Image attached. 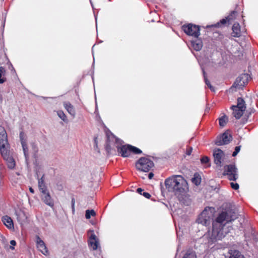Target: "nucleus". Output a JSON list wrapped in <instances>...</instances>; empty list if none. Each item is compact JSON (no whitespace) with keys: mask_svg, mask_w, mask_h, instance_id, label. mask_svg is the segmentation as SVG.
<instances>
[{"mask_svg":"<svg viewBox=\"0 0 258 258\" xmlns=\"http://www.w3.org/2000/svg\"><path fill=\"white\" fill-rule=\"evenodd\" d=\"M56 186L57 189L59 190H61L63 188V186L61 184H57Z\"/></svg>","mask_w":258,"mask_h":258,"instance_id":"6e6d98bb","label":"nucleus"},{"mask_svg":"<svg viewBox=\"0 0 258 258\" xmlns=\"http://www.w3.org/2000/svg\"><path fill=\"white\" fill-rule=\"evenodd\" d=\"M206 111H208V108H207L206 109Z\"/></svg>","mask_w":258,"mask_h":258,"instance_id":"338daca9","label":"nucleus"},{"mask_svg":"<svg viewBox=\"0 0 258 258\" xmlns=\"http://www.w3.org/2000/svg\"><path fill=\"white\" fill-rule=\"evenodd\" d=\"M209 162V158L207 156H204L201 159V163L204 165L205 164H207Z\"/></svg>","mask_w":258,"mask_h":258,"instance_id":"ea45409f","label":"nucleus"},{"mask_svg":"<svg viewBox=\"0 0 258 258\" xmlns=\"http://www.w3.org/2000/svg\"><path fill=\"white\" fill-rule=\"evenodd\" d=\"M94 142L96 145V146L97 147V138H95L94 139Z\"/></svg>","mask_w":258,"mask_h":258,"instance_id":"680f3d73","label":"nucleus"},{"mask_svg":"<svg viewBox=\"0 0 258 258\" xmlns=\"http://www.w3.org/2000/svg\"><path fill=\"white\" fill-rule=\"evenodd\" d=\"M214 104V102H213L212 104H211V107L213 106V104Z\"/></svg>","mask_w":258,"mask_h":258,"instance_id":"e2e57ef3","label":"nucleus"},{"mask_svg":"<svg viewBox=\"0 0 258 258\" xmlns=\"http://www.w3.org/2000/svg\"><path fill=\"white\" fill-rule=\"evenodd\" d=\"M255 109L253 108H250L249 109L246 111V113L247 114V117H248L249 115L251 114V113H254L255 112Z\"/></svg>","mask_w":258,"mask_h":258,"instance_id":"a18cd8bd","label":"nucleus"},{"mask_svg":"<svg viewBox=\"0 0 258 258\" xmlns=\"http://www.w3.org/2000/svg\"><path fill=\"white\" fill-rule=\"evenodd\" d=\"M223 38V35L220 33L218 31H215L213 32L212 38L214 39H222Z\"/></svg>","mask_w":258,"mask_h":258,"instance_id":"c9c22d12","label":"nucleus"},{"mask_svg":"<svg viewBox=\"0 0 258 258\" xmlns=\"http://www.w3.org/2000/svg\"><path fill=\"white\" fill-rule=\"evenodd\" d=\"M115 142L116 144L121 145L122 141L121 140H120V139H119L118 138H116Z\"/></svg>","mask_w":258,"mask_h":258,"instance_id":"603ef678","label":"nucleus"},{"mask_svg":"<svg viewBox=\"0 0 258 258\" xmlns=\"http://www.w3.org/2000/svg\"><path fill=\"white\" fill-rule=\"evenodd\" d=\"M129 147H130L131 149V152H132L135 154H140L142 153V151L140 149L135 146H133L130 145Z\"/></svg>","mask_w":258,"mask_h":258,"instance_id":"473e14b6","label":"nucleus"},{"mask_svg":"<svg viewBox=\"0 0 258 258\" xmlns=\"http://www.w3.org/2000/svg\"><path fill=\"white\" fill-rule=\"evenodd\" d=\"M199 63L203 72L205 83L208 87H210V82L208 79L207 74V72L209 71L210 68V60L209 59L208 54H205L203 56H202L199 59Z\"/></svg>","mask_w":258,"mask_h":258,"instance_id":"20e7f679","label":"nucleus"},{"mask_svg":"<svg viewBox=\"0 0 258 258\" xmlns=\"http://www.w3.org/2000/svg\"><path fill=\"white\" fill-rule=\"evenodd\" d=\"M90 244L92 247L93 250H96L98 248L99 243L97 240H90Z\"/></svg>","mask_w":258,"mask_h":258,"instance_id":"f704fd0d","label":"nucleus"},{"mask_svg":"<svg viewBox=\"0 0 258 258\" xmlns=\"http://www.w3.org/2000/svg\"><path fill=\"white\" fill-rule=\"evenodd\" d=\"M228 121V117L224 115L221 117L219 118V123L220 126L224 127Z\"/></svg>","mask_w":258,"mask_h":258,"instance_id":"c85d7f7f","label":"nucleus"},{"mask_svg":"<svg viewBox=\"0 0 258 258\" xmlns=\"http://www.w3.org/2000/svg\"><path fill=\"white\" fill-rule=\"evenodd\" d=\"M231 108H239L245 111L246 104L244 99L241 97H238L237 99V105H233L231 106Z\"/></svg>","mask_w":258,"mask_h":258,"instance_id":"4be33fe9","label":"nucleus"},{"mask_svg":"<svg viewBox=\"0 0 258 258\" xmlns=\"http://www.w3.org/2000/svg\"><path fill=\"white\" fill-rule=\"evenodd\" d=\"M192 148L190 147L186 151V154L188 155H190L192 152Z\"/></svg>","mask_w":258,"mask_h":258,"instance_id":"8fccbe9b","label":"nucleus"},{"mask_svg":"<svg viewBox=\"0 0 258 258\" xmlns=\"http://www.w3.org/2000/svg\"><path fill=\"white\" fill-rule=\"evenodd\" d=\"M166 188L169 192H174L175 195L185 192L188 190V184L181 175H174L165 180Z\"/></svg>","mask_w":258,"mask_h":258,"instance_id":"f257e3e1","label":"nucleus"},{"mask_svg":"<svg viewBox=\"0 0 258 258\" xmlns=\"http://www.w3.org/2000/svg\"><path fill=\"white\" fill-rule=\"evenodd\" d=\"M196 253L190 250H187L183 258H196Z\"/></svg>","mask_w":258,"mask_h":258,"instance_id":"7c9ffc66","label":"nucleus"},{"mask_svg":"<svg viewBox=\"0 0 258 258\" xmlns=\"http://www.w3.org/2000/svg\"><path fill=\"white\" fill-rule=\"evenodd\" d=\"M231 36L234 37H239L241 36L240 27L238 23H235L232 28Z\"/></svg>","mask_w":258,"mask_h":258,"instance_id":"a211bd4d","label":"nucleus"},{"mask_svg":"<svg viewBox=\"0 0 258 258\" xmlns=\"http://www.w3.org/2000/svg\"><path fill=\"white\" fill-rule=\"evenodd\" d=\"M211 91L215 92V88L211 85Z\"/></svg>","mask_w":258,"mask_h":258,"instance_id":"052dcab7","label":"nucleus"},{"mask_svg":"<svg viewBox=\"0 0 258 258\" xmlns=\"http://www.w3.org/2000/svg\"><path fill=\"white\" fill-rule=\"evenodd\" d=\"M130 145H121L120 147L119 145L116 146L118 153L123 157H127L130 156L131 153V149L129 146Z\"/></svg>","mask_w":258,"mask_h":258,"instance_id":"9d476101","label":"nucleus"},{"mask_svg":"<svg viewBox=\"0 0 258 258\" xmlns=\"http://www.w3.org/2000/svg\"><path fill=\"white\" fill-rule=\"evenodd\" d=\"M233 110V115L236 118V119H239L242 115L243 114L244 110H242L239 108H231Z\"/></svg>","mask_w":258,"mask_h":258,"instance_id":"bb28decb","label":"nucleus"},{"mask_svg":"<svg viewBox=\"0 0 258 258\" xmlns=\"http://www.w3.org/2000/svg\"><path fill=\"white\" fill-rule=\"evenodd\" d=\"M44 174H43L42 177L39 178L37 172H36V177L38 180V187L41 192H44L47 190L44 182Z\"/></svg>","mask_w":258,"mask_h":258,"instance_id":"dca6fc26","label":"nucleus"},{"mask_svg":"<svg viewBox=\"0 0 258 258\" xmlns=\"http://www.w3.org/2000/svg\"><path fill=\"white\" fill-rule=\"evenodd\" d=\"M143 190H143L142 188H137V192L138 193H139V194H140V195H142Z\"/></svg>","mask_w":258,"mask_h":258,"instance_id":"864d4df0","label":"nucleus"},{"mask_svg":"<svg viewBox=\"0 0 258 258\" xmlns=\"http://www.w3.org/2000/svg\"><path fill=\"white\" fill-rule=\"evenodd\" d=\"M90 240H97L96 239V236L94 234H91L90 236Z\"/></svg>","mask_w":258,"mask_h":258,"instance_id":"3c124183","label":"nucleus"},{"mask_svg":"<svg viewBox=\"0 0 258 258\" xmlns=\"http://www.w3.org/2000/svg\"><path fill=\"white\" fill-rule=\"evenodd\" d=\"M21 145H22V146L23 148V152L24 154V156H25L26 159H27L29 156L28 148L27 147V143L26 142L25 143L21 144Z\"/></svg>","mask_w":258,"mask_h":258,"instance_id":"72a5a7b5","label":"nucleus"},{"mask_svg":"<svg viewBox=\"0 0 258 258\" xmlns=\"http://www.w3.org/2000/svg\"><path fill=\"white\" fill-rule=\"evenodd\" d=\"M225 258H245L240 251L236 249H230Z\"/></svg>","mask_w":258,"mask_h":258,"instance_id":"2eb2a0df","label":"nucleus"},{"mask_svg":"<svg viewBox=\"0 0 258 258\" xmlns=\"http://www.w3.org/2000/svg\"><path fill=\"white\" fill-rule=\"evenodd\" d=\"M210 209H211H211H212V207H210ZM213 209L214 210V208H213Z\"/></svg>","mask_w":258,"mask_h":258,"instance_id":"774afa93","label":"nucleus"},{"mask_svg":"<svg viewBox=\"0 0 258 258\" xmlns=\"http://www.w3.org/2000/svg\"><path fill=\"white\" fill-rule=\"evenodd\" d=\"M216 53H219L220 55H221V53L220 52H219L218 51H216Z\"/></svg>","mask_w":258,"mask_h":258,"instance_id":"69168bd1","label":"nucleus"},{"mask_svg":"<svg viewBox=\"0 0 258 258\" xmlns=\"http://www.w3.org/2000/svg\"><path fill=\"white\" fill-rule=\"evenodd\" d=\"M206 28H210V25H207V26H206Z\"/></svg>","mask_w":258,"mask_h":258,"instance_id":"0e129e2a","label":"nucleus"},{"mask_svg":"<svg viewBox=\"0 0 258 258\" xmlns=\"http://www.w3.org/2000/svg\"><path fill=\"white\" fill-rule=\"evenodd\" d=\"M41 193L43 194L42 196V200L43 202L50 207H53L54 205L53 201L48 190H47L44 192H41Z\"/></svg>","mask_w":258,"mask_h":258,"instance_id":"f8f14e48","label":"nucleus"},{"mask_svg":"<svg viewBox=\"0 0 258 258\" xmlns=\"http://www.w3.org/2000/svg\"><path fill=\"white\" fill-rule=\"evenodd\" d=\"M142 195L147 199H150L151 197V195L147 192H143Z\"/></svg>","mask_w":258,"mask_h":258,"instance_id":"09e8293b","label":"nucleus"},{"mask_svg":"<svg viewBox=\"0 0 258 258\" xmlns=\"http://www.w3.org/2000/svg\"><path fill=\"white\" fill-rule=\"evenodd\" d=\"M96 213L94 210H87L85 213V217L87 219L91 218V216H95Z\"/></svg>","mask_w":258,"mask_h":258,"instance_id":"2f4dec72","label":"nucleus"},{"mask_svg":"<svg viewBox=\"0 0 258 258\" xmlns=\"http://www.w3.org/2000/svg\"><path fill=\"white\" fill-rule=\"evenodd\" d=\"M153 162L146 157L140 158L136 163V168L143 172H148L154 167Z\"/></svg>","mask_w":258,"mask_h":258,"instance_id":"7ed1b4c3","label":"nucleus"},{"mask_svg":"<svg viewBox=\"0 0 258 258\" xmlns=\"http://www.w3.org/2000/svg\"><path fill=\"white\" fill-rule=\"evenodd\" d=\"M10 244L11 245L10 246V248L13 250L14 249V247L13 246H15L16 245V242L14 240H12L10 241Z\"/></svg>","mask_w":258,"mask_h":258,"instance_id":"49530a36","label":"nucleus"},{"mask_svg":"<svg viewBox=\"0 0 258 258\" xmlns=\"http://www.w3.org/2000/svg\"><path fill=\"white\" fill-rule=\"evenodd\" d=\"M6 73V70L4 68L1 67H0V84H2L6 81V78L4 77H2L4 76Z\"/></svg>","mask_w":258,"mask_h":258,"instance_id":"c756f323","label":"nucleus"},{"mask_svg":"<svg viewBox=\"0 0 258 258\" xmlns=\"http://www.w3.org/2000/svg\"><path fill=\"white\" fill-rule=\"evenodd\" d=\"M57 115L63 121H66L67 120L66 115L62 111H58Z\"/></svg>","mask_w":258,"mask_h":258,"instance_id":"e433bc0d","label":"nucleus"},{"mask_svg":"<svg viewBox=\"0 0 258 258\" xmlns=\"http://www.w3.org/2000/svg\"><path fill=\"white\" fill-rule=\"evenodd\" d=\"M223 154V152L220 149H217L214 151L213 157L214 158V162L216 164L220 165L221 163V158Z\"/></svg>","mask_w":258,"mask_h":258,"instance_id":"ddd939ff","label":"nucleus"},{"mask_svg":"<svg viewBox=\"0 0 258 258\" xmlns=\"http://www.w3.org/2000/svg\"><path fill=\"white\" fill-rule=\"evenodd\" d=\"M8 143H2L0 144V152L4 159L8 156H10V151L8 150Z\"/></svg>","mask_w":258,"mask_h":258,"instance_id":"6ab92c4d","label":"nucleus"},{"mask_svg":"<svg viewBox=\"0 0 258 258\" xmlns=\"http://www.w3.org/2000/svg\"><path fill=\"white\" fill-rule=\"evenodd\" d=\"M7 135L4 127L0 126V144L2 143L8 144Z\"/></svg>","mask_w":258,"mask_h":258,"instance_id":"412c9836","label":"nucleus"},{"mask_svg":"<svg viewBox=\"0 0 258 258\" xmlns=\"http://www.w3.org/2000/svg\"><path fill=\"white\" fill-rule=\"evenodd\" d=\"M250 78V77L248 74H242L236 78L231 89H232L233 88H242L247 83Z\"/></svg>","mask_w":258,"mask_h":258,"instance_id":"6e6552de","label":"nucleus"},{"mask_svg":"<svg viewBox=\"0 0 258 258\" xmlns=\"http://www.w3.org/2000/svg\"><path fill=\"white\" fill-rule=\"evenodd\" d=\"M210 207L207 206L205 209L199 216L197 219V222L199 224H201L203 225L208 226L210 224Z\"/></svg>","mask_w":258,"mask_h":258,"instance_id":"0eeeda50","label":"nucleus"},{"mask_svg":"<svg viewBox=\"0 0 258 258\" xmlns=\"http://www.w3.org/2000/svg\"><path fill=\"white\" fill-rule=\"evenodd\" d=\"M251 236H252V239L255 242H258V233L255 231L252 230L251 231Z\"/></svg>","mask_w":258,"mask_h":258,"instance_id":"58836bf2","label":"nucleus"},{"mask_svg":"<svg viewBox=\"0 0 258 258\" xmlns=\"http://www.w3.org/2000/svg\"><path fill=\"white\" fill-rule=\"evenodd\" d=\"M240 148L241 146H240L235 147L234 151L233 152L232 155L233 157H235L237 155L240 150Z\"/></svg>","mask_w":258,"mask_h":258,"instance_id":"a19ab883","label":"nucleus"},{"mask_svg":"<svg viewBox=\"0 0 258 258\" xmlns=\"http://www.w3.org/2000/svg\"><path fill=\"white\" fill-rule=\"evenodd\" d=\"M226 212L222 211L219 213L215 220L212 223V232L211 235V242H214L221 240L224 236L222 229L224 221H227Z\"/></svg>","mask_w":258,"mask_h":258,"instance_id":"f03ea898","label":"nucleus"},{"mask_svg":"<svg viewBox=\"0 0 258 258\" xmlns=\"http://www.w3.org/2000/svg\"><path fill=\"white\" fill-rule=\"evenodd\" d=\"M182 29L186 34L195 38H197L200 34L199 26L191 23L183 25Z\"/></svg>","mask_w":258,"mask_h":258,"instance_id":"423d86ee","label":"nucleus"},{"mask_svg":"<svg viewBox=\"0 0 258 258\" xmlns=\"http://www.w3.org/2000/svg\"><path fill=\"white\" fill-rule=\"evenodd\" d=\"M226 212L227 222H232L237 218V215L233 210L228 209L225 210Z\"/></svg>","mask_w":258,"mask_h":258,"instance_id":"aec40b11","label":"nucleus"},{"mask_svg":"<svg viewBox=\"0 0 258 258\" xmlns=\"http://www.w3.org/2000/svg\"><path fill=\"white\" fill-rule=\"evenodd\" d=\"M191 46L196 51H199L202 48V42L200 39L191 41Z\"/></svg>","mask_w":258,"mask_h":258,"instance_id":"a878e982","label":"nucleus"},{"mask_svg":"<svg viewBox=\"0 0 258 258\" xmlns=\"http://www.w3.org/2000/svg\"><path fill=\"white\" fill-rule=\"evenodd\" d=\"M210 188H211V189H213V186H210ZM214 190H216V192H218V190H219V188H214Z\"/></svg>","mask_w":258,"mask_h":258,"instance_id":"13d9d810","label":"nucleus"},{"mask_svg":"<svg viewBox=\"0 0 258 258\" xmlns=\"http://www.w3.org/2000/svg\"><path fill=\"white\" fill-rule=\"evenodd\" d=\"M231 187L234 190H237L239 188V184L237 183L231 182Z\"/></svg>","mask_w":258,"mask_h":258,"instance_id":"37998d69","label":"nucleus"},{"mask_svg":"<svg viewBox=\"0 0 258 258\" xmlns=\"http://www.w3.org/2000/svg\"><path fill=\"white\" fill-rule=\"evenodd\" d=\"M25 137H26V135L24 134V133L23 132H21L20 133V141H21V144H24L26 142V140Z\"/></svg>","mask_w":258,"mask_h":258,"instance_id":"4c0bfd02","label":"nucleus"},{"mask_svg":"<svg viewBox=\"0 0 258 258\" xmlns=\"http://www.w3.org/2000/svg\"><path fill=\"white\" fill-rule=\"evenodd\" d=\"M232 140V136L228 133V131H227L221 136H218L215 140L214 143L217 146L227 145L229 144Z\"/></svg>","mask_w":258,"mask_h":258,"instance_id":"1a4fd4ad","label":"nucleus"},{"mask_svg":"<svg viewBox=\"0 0 258 258\" xmlns=\"http://www.w3.org/2000/svg\"><path fill=\"white\" fill-rule=\"evenodd\" d=\"M75 199L74 198H72V200H71V206H72V213L73 214L75 213Z\"/></svg>","mask_w":258,"mask_h":258,"instance_id":"79ce46f5","label":"nucleus"},{"mask_svg":"<svg viewBox=\"0 0 258 258\" xmlns=\"http://www.w3.org/2000/svg\"><path fill=\"white\" fill-rule=\"evenodd\" d=\"M29 191H30L31 193H32V194H34V189H33V188H32V187H29Z\"/></svg>","mask_w":258,"mask_h":258,"instance_id":"bf43d9fd","label":"nucleus"},{"mask_svg":"<svg viewBox=\"0 0 258 258\" xmlns=\"http://www.w3.org/2000/svg\"><path fill=\"white\" fill-rule=\"evenodd\" d=\"M222 27V25H221L220 22H218L217 23H216L215 24L211 25V28H217V27L219 28V27Z\"/></svg>","mask_w":258,"mask_h":258,"instance_id":"de8ad7c7","label":"nucleus"},{"mask_svg":"<svg viewBox=\"0 0 258 258\" xmlns=\"http://www.w3.org/2000/svg\"><path fill=\"white\" fill-rule=\"evenodd\" d=\"M107 136L108 139H107V142L106 143V145L105 146V149L107 151V152L108 153H109L111 151V148L110 145L109 143H108V141L109 140V137L108 135H107Z\"/></svg>","mask_w":258,"mask_h":258,"instance_id":"c03bdc74","label":"nucleus"},{"mask_svg":"<svg viewBox=\"0 0 258 258\" xmlns=\"http://www.w3.org/2000/svg\"><path fill=\"white\" fill-rule=\"evenodd\" d=\"M209 233H210V228L208 227V230H207V234L204 235V236L206 237L208 239V238L209 237Z\"/></svg>","mask_w":258,"mask_h":258,"instance_id":"5fc2aeb1","label":"nucleus"},{"mask_svg":"<svg viewBox=\"0 0 258 258\" xmlns=\"http://www.w3.org/2000/svg\"><path fill=\"white\" fill-rule=\"evenodd\" d=\"M223 175H227L230 181H236L238 178V170L234 164L226 165L224 166Z\"/></svg>","mask_w":258,"mask_h":258,"instance_id":"39448f33","label":"nucleus"},{"mask_svg":"<svg viewBox=\"0 0 258 258\" xmlns=\"http://www.w3.org/2000/svg\"><path fill=\"white\" fill-rule=\"evenodd\" d=\"M4 159L6 161L9 168L12 169L15 168L16 166L15 161L11 155L7 156Z\"/></svg>","mask_w":258,"mask_h":258,"instance_id":"393cba45","label":"nucleus"},{"mask_svg":"<svg viewBox=\"0 0 258 258\" xmlns=\"http://www.w3.org/2000/svg\"><path fill=\"white\" fill-rule=\"evenodd\" d=\"M236 13V11H233L227 17H225V18L221 19L219 21L221 25H222V26H224L227 24V22H229L230 20H232L235 17Z\"/></svg>","mask_w":258,"mask_h":258,"instance_id":"5701e85b","label":"nucleus"},{"mask_svg":"<svg viewBox=\"0 0 258 258\" xmlns=\"http://www.w3.org/2000/svg\"><path fill=\"white\" fill-rule=\"evenodd\" d=\"M154 176V174L152 172L149 173L148 174V178L151 179H152Z\"/></svg>","mask_w":258,"mask_h":258,"instance_id":"4d7b16f0","label":"nucleus"},{"mask_svg":"<svg viewBox=\"0 0 258 258\" xmlns=\"http://www.w3.org/2000/svg\"><path fill=\"white\" fill-rule=\"evenodd\" d=\"M191 182L196 185H199L201 182V178L200 175L196 173L194 174V177L191 179Z\"/></svg>","mask_w":258,"mask_h":258,"instance_id":"cd10ccee","label":"nucleus"},{"mask_svg":"<svg viewBox=\"0 0 258 258\" xmlns=\"http://www.w3.org/2000/svg\"><path fill=\"white\" fill-rule=\"evenodd\" d=\"M2 221L6 226L9 229L14 228V223L12 218L7 216H4L2 218Z\"/></svg>","mask_w":258,"mask_h":258,"instance_id":"f3484780","label":"nucleus"},{"mask_svg":"<svg viewBox=\"0 0 258 258\" xmlns=\"http://www.w3.org/2000/svg\"><path fill=\"white\" fill-rule=\"evenodd\" d=\"M179 201L185 206H189L191 204L190 196L185 192L176 195Z\"/></svg>","mask_w":258,"mask_h":258,"instance_id":"9b49d317","label":"nucleus"},{"mask_svg":"<svg viewBox=\"0 0 258 258\" xmlns=\"http://www.w3.org/2000/svg\"><path fill=\"white\" fill-rule=\"evenodd\" d=\"M63 106L67 109L68 112L73 117H75L76 114L74 106L69 102H65L63 103Z\"/></svg>","mask_w":258,"mask_h":258,"instance_id":"b1692460","label":"nucleus"},{"mask_svg":"<svg viewBox=\"0 0 258 258\" xmlns=\"http://www.w3.org/2000/svg\"><path fill=\"white\" fill-rule=\"evenodd\" d=\"M37 244L39 250L44 255L48 253V250L43 240L39 236H37Z\"/></svg>","mask_w":258,"mask_h":258,"instance_id":"4468645a","label":"nucleus"}]
</instances>
